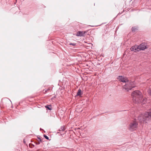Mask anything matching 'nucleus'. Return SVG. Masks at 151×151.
I'll return each instance as SVG.
<instances>
[{
	"label": "nucleus",
	"instance_id": "1",
	"mask_svg": "<svg viewBox=\"0 0 151 151\" xmlns=\"http://www.w3.org/2000/svg\"><path fill=\"white\" fill-rule=\"evenodd\" d=\"M132 96L134 102L139 103L141 102V99H142V93L139 91L137 90L134 91L132 93Z\"/></svg>",
	"mask_w": 151,
	"mask_h": 151
},
{
	"label": "nucleus",
	"instance_id": "2",
	"mask_svg": "<svg viewBox=\"0 0 151 151\" xmlns=\"http://www.w3.org/2000/svg\"><path fill=\"white\" fill-rule=\"evenodd\" d=\"M134 87V83L131 81H128L126 83L125 85L123 86V88L127 91H128L129 90L131 89L132 88Z\"/></svg>",
	"mask_w": 151,
	"mask_h": 151
},
{
	"label": "nucleus",
	"instance_id": "3",
	"mask_svg": "<svg viewBox=\"0 0 151 151\" xmlns=\"http://www.w3.org/2000/svg\"><path fill=\"white\" fill-rule=\"evenodd\" d=\"M138 123L136 121L131 122L129 125V129L131 131H134L137 128Z\"/></svg>",
	"mask_w": 151,
	"mask_h": 151
},
{
	"label": "nucleus",
	"instance_id": "4",
	"mask_svg": "<svg viewBox=\"0 0 151 151\" xmlns=\"http://www.w3.org/2000/svg\"><path fill=\"white\" fill-rule=\"evenodd\" d=\"M147 117H146L145 116V114L143 115L142 114L140 115L138 117V120L140 121V122H146Z\"/></svg>",
	"mask_w": 151,
	"mask_h": 151
},
{
	"label": "nucleus",
	"instance_id": "5",
	"mask_svg": "<svg viewBox=\"0 0 151 151\" xmlns=\"http://www.w3.org/2000/svg\"><path fill=\"white\" fill-rule=\"evenodd\" d=\"M117 79L120 81L126 83L128 81V78L126 77H124L122 76H119L117 78Z\"/></svg>",
	"mask_w": 151,
	"mask_h": 151
},
{
	"label": "nucleus",
	"instance_id": "6",
	"mask_svg": "<svg viewBox=\"0 0 151 151\" xmlns=\"http://www.w3.org/2000/svg\"><path fill=\"white\" fill-rule=\"evenodd\" d=\"M139 51L141 50H144L146 48V46L145 43H142L138 46Z\"/></svg>",
	"mask_w": 151,
	"mask_h": 151
},
{
	"label": "nucleus",
	"instance_id": "7",
	"mask_svg": "<svg viewBox=\"0 0 151 151\" xmlns=\"http://www.w3.org/2000/svg\"><path fill=\"white\" fill-rule=\"evenodd\" d=\"M139 49L138 46L135 45L132 47L130 48V50L132 51L137 52L139 51Z\"/></svg>",
	"mask_w": 151,
	"mask_h": 151
},
{
	"label": "nucleus",
	"instance_id": "8",
	"mask_svg": "<svg viewBox=\"0 0 151 151\" xmlns=\"http://www.w3.org/2000/svg\"><path fill=\"white\" fill-rule=\"evenodd\" d=\"M85 32L83 31H79L77 32L76 35L77 36H83Z\"/></svg>",
	"mask_w": 151,
	"mask_h": 151
},
{
	"label": "nucleus",
	"instance_id": "9",
	"mask_svg": "<svg viewBox=\"0 0 151 151\" xmlns=\"http://www.w3.org/2000/svg\"><path fill=\"white\" fill-rule=\"evenodd\" d=\"M145 116L147 118L150 117H151V111L150 112H147L145 114Z\"/></svg>",
	"mask_w": 151,
	"mask_h": 151
},
{
	"label": "nucleus",
	"instance_id": "10",
	"mask_svg": "<svg viewBox=\"0 0 151 151\" xmlns=\"http://www.w3.org/2000/svg\"><path fill=\"white\" fill-rule=\"evenodd\" d=\"M82 92L80 89H79L78 91L76 96H81L82 94Z\"/></svg>",
	"mask_w": 151,
	"mask_h": 151
},
{
	"label": "nucleus",
	"instance_id": "11",
	"mask_svg": "<svg viewBox=\"0 0 151 151\" xmlns=\"http://www.w3.org/2000/svg\"><path fill=\"white\" fill-rule=\"evenodd\" d=\"M45 107L47 109H48L49 110H51L52 109L51 105H47L45 106Z\"/></svg>",
	"mask_w": 151,
	"mask_h": 151
},
{
	"label": "nucleus",
	"instance_id": "12",
	"mask_svg": "<svg viewBox=\"0 0 151 151\" xmlns=\"http://www.w3.org/2000/svg\"><path fill=\"white\" fill-rule=\"evenodd\" d=\"M146 99L145 98L143 99L142 101V99H141V102H142V104H144L146 102Z\"/></svg>",
	"mask_w": 151,
	"mask_h": 151
},
{
	"label": "nucleus",
	"instance_id": "13",
	"mask_svg": "<svg viewBox=\"0 0 151 151\" xmlns=\"http://www.w3.org/2000/svg\"><path fill=\"white\" fill-rule=\"evenodd\" d=\"M65 130V127L64 126H62L59 129L60 131H64Z\"/></svg>",
	"mask_w": 151,
	"mask_h": 151
},
{
	"label": "nucleus",
	"instance_id": "14",
	"mask_svg": "<svg viewBox=\"0 0 151 151\" xmlns=\"http://www.w3.org/2000/svg\"><path fill=\"white\" fill-rule=\"evenodd\" d=\"M137 29V28L135 27H132V32H134L135 30Z\"/></svg>",
	"mask_w": 151,
	"mask_h": 151
},
{
	"label": "nucleus",
	"instance_id": "15",
	"mask_svg": "<svg viewBox=\"0 0 151 151\" xmlns=\"http://www.w3.org/2000/svg\"><path fill=\"white\" fill-rule=\"evenodd\" d=\"M70 45H72L73 46H75L76 45V44L74 43H70L69 44Z\"/></svg>",
	"mask_w": 151,
	"mask_h": 151
},
{
	"label": "nucleus",
	"instance_id": "16",
	"mask_svg": "<svg viewBox=\"0 0 151 151\" xmlns=\"http://www.w3.org/2000/svg\"><path fill=\"white\" fill-rule=\"evenodd\" d=\"M44 137L46 139H49V137L46 135L44 134Z\"/></svg>",
	"mask_w": 151,
	"mask_h": 151
},
{
	"label": "nucleus",
	"instance_id": "17",
	"mask_svg": "<svg viewBox=\"0 0 151 151\" xmlns=\"http://www.w3.org/2000/svg\"><path fill=\"white\" fill-rule=\"evenodd\" d=\"M148 92L151 95V89H150Z\"/></svg>",
	"mask_w": 151,
	"mask_h": 151
},
{
	"label": "nucleus",
	"instance_id": "18",
	"mask_svg": "<svg viewBox=\"0 0 151 151\" xmlns=\"http://www.w3.org/2000/svg\"><path fill=\"white\" fill-rule=\"evenodd\" d=\"M98 60H99V59H97V58H96V59H95V63H96V62H97V61H98Z\"/></svg>",
	"mask_w": 151,
	"mask_h": 151
},
{
	"label": "nucleus",
	"instance_id": "19",
	"mask_svg": "<svg viewBox=\"0 0 151 151\" xmlns=\"http://www.w3.org/2000/svg\"><path fill=\"white\" fill-rule=\"evenodd\" d=\"M38 138L39 141L41 142L42 141V140H41V139L40 138Z\"/></svg>",
	"mask_w": 151,
	"mask_h": 151
},
{
	"label": "nucleus",
	"instance_id": "20",
	"mask_svg": "<svg viewBox=\"0 0 151 151\" xmlns=\"http://www.w3.org/2000/svg\"><path fill=\"white\" fill-rule=\"evenodd\" d=\"M97 65H100V64L99 63L98 64H97Z\"/></svg>",
	"mask_w": 151,
	"mask_h": 151
},
{
	"label": "nucleus",
	"instance_id": "21",
	"mask_svg": "<svg viewBox=\"0 0 151 151\" xmlns=\"http://www.w3.org/2000/svg\"><path fill=\"white\" fill-rule=\"evenodd\" d=\"M87 65V66H88V65Z\"/></svg>",
	"mask_w": 151,
	"mask_h": 151
}]
</instances>
